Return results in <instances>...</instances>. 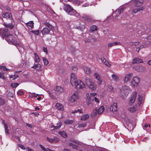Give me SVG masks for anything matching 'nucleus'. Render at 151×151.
Returning <instances> with one entry per match:
<instances>
[{
	"label": "nucleus",
	"instance_id": "22",
	"mask_svg": "<svg viewBox=\"0 0 151 151\" xmlns=\"http://www.w3.org/2000/svg\"><path fill=\"white\" fill-rule=\"evenodd\" d=\"M62 125V124H61V123L60 122L57 124V126H54V125L51 126H50V128H53L52 129L53 130L57 129L60 128L61 127Z\"/></svg>",
	"mask_w": 151,
	"mask_h": 151
},
{
	"label": "nucleus",
	"instance_id": "52",
	"mask_svg": "<svg viewBox=\"0 0 151 151\" xmlns=\"http://www.w3.org/2000/svg\"><path fill=\"white\" fill-rule=\"evenodd\" d=\"M43 60L45 65H47L48 64V61L46 58H43Z\"/></svg>",
	"mask_w": 151,
	"mask_h": 151
},
{
	"label": "nucleus",
	"instance_id": "15",
	"mask_svg": "<svg viewBox=\"0 0 151 151\" xmlns=\"http://www.w3.org/2000/svg\"><path fill=\"white\" fill-rule=\"evenodd\" d=\"M3 17L7 19H12V15L10 13H4L2 14Z\"/></svg>",
	"mask_w": 151,
	"mask_h": 151
},
{
	"label": "nucleus",
	"instance_id": "49",
	"mask_svg": "<svg viewBox=\"0 0 151 151\" xmlns=\"http://www.w3.org/2000/svg\"><path fill=\"white\" fill-rule=\"evenodd\" d=\"M18 77V76L17 75H12L10 76V78H12L13 80L15 79L16 78H17Z\"/></svg>",
	"mask_w": 151,
	"mask_h": 151
},
{
	"label": "nucleus",
	"instance_id": "24",
	"mask_svg": "<svg viewBox=\"0 0 151 151\" xmlns=\"http://www.w3.org/2000/svg\"><path fill=\"white\" fill-rule=\"evenodd\" d=\"M120 43L119 42H113L109 43L108 45V47H110L112 46H114L115 45H120Z\"/></svg>",
	"mask_w": 151,
	"mask_h": 151
},
{
	"label": "nucleus",
	"instance_id": "60",
	"mask_svg": "<svg viewBox=\"0 0 151 151\" xmlns=\"http://www.w3.org/2000/svg\"><path fill=\"white\" fill-rule=\"evenodd\" d=\"M0 68L1 69H3V70H9L6 68L4 66H0Z\"/></svg>",
	"mask_w": 151,
	"mask_h": 151
},
{
	"label": "nucleus",
	"instance_id": "47",
	"mask_svg": "<svg viewBox=\"0 0 151 151\" xmlns=\"http://www.w3.org/2000/svg\"><path fill=\"white\" fill-rule=\"evenodd\" d=\"M4 25L6 27L9 28L10 29H12L13 27V26L12 25V24H5Z\"/></svg>",
	"mask_w": 151,
	"mask_h": 151
},
{
	"label": "nucleus",
	"instance_id": "44",
	"mask_svg": "<svg viewBox=\"0 0 151 151\" xmlns=\"http://www.w3.org/2000/svg\"><path fill=\"white\" fill-rule=\"evenodd\" d=\"M139 43V42H131L129 43V46H133V44H134V46H137Z\"/></svg>",
	"mask_w": 151,
	"mask_h": 151
},
{
	"label": "nucleus",
	"instance_id": "46",
	"mask_svg": "<svg viewBox=\"0 0 151 151\" xmlns=\"http://www.w3.org/2000/svg\"><path fill=\"white\" fill-rule=\"evenodd\" d=\"M70 140L71 141L73 142H74L75 144H77L79 145H81V144L80 142H79L78 141H77L76 140H73V139H70Z\"/></svg>",
	"mask_w": 151,
	"mask_h": 151
},
{
	"label": "nucleus",
	"instance_id": "59",
	"mask_svg": "<svg viewBox=\"0 0 151 151\" xmlns=\"http://www.w3.org/2000/svg\"><path fill=\"white\" fill-rule=\"evenodd\" d=\"M72 69L74 72H76L77 70V68L76 67V66H73L72 67Z\"/></svg>",
	"mask_w": 151,
	"mask_h": 151
},
{
	"label": "nucleus",
	"instance_id": "2",
	"mask_svg": "<svg viewBox=\"0 0 151 151\" xmlns=\"http://www.w3.org/2000/svg\"><path fill=\"white\" fill-rule=\"evenodd\" d=\"M8 31L7 28L3 29L2 30V37L4 38L6 37L5 39L9 44L14 45L15 46L20 47L21 44L20 42H18L15 41L13 39V37L12 35L9 34L8 33H6Z\"/></svg>",
	"mask_w": 151,
	"mask_h": 151
},
{
	"label": "nucleus",
	"instance_id": "14",
	"mask_svg": "<svg viewBox=\"0 0 151 151\" xmlns=\"http://www.w3.org/2000/svg\"><path fill=\"white\" fill-rule=\"evenodd\" d=\"M50 30V29L47 27H44L41 31V32L42 35H46L48 34Z\"/></svg>",
	"mask_w": 151,
	"mask_h": 151
},
{
	"label": "nucleus",
	"instance_id": "41",
	"mask_svg": "<svg viewBox=\"0 0 151 151\" xmlns=\"http://www.w3.org/2000/svg\"><path fill=\"white\" fill-rule=\"evenodd\" d=\"M111 77L113 80L116 81H118L119 80V78L116 75L114 74H112L111 75Z\"/></svg>",
	"mask_w": 151,
	"mask_h": 151
},
{
	"label": "nucleus",
	"instance_id": "53",
	"mask_svg": "<svg viewBox=\"0 0 151 151\" xmlns=\"http://www.w3.org/2000/svg\"><path fill=\"white\" fill-rule=\"evenodd\" d=\"M40 146L41 147L42 149V150L44 151H49V150H50V149H48L47 148H45V147H43L42 145H40Z\"/></svg>",
	"mask_w": 151,
	"mask_h": 151
},
{
	"label": "nucleus",
	"instance_id": "38",
	"mask_svg": "<svg viewBox=\"0 0 151 151\" xmlns=\"http://www.w3.org/2000/svg\"><path fill=\"white\" fill-rule=\"evenodd\" d=\"M64 122L66 124H70L73 122V121L71 120L66 119Z\"/></svg>",
	"mask_w": 151,
	"mask_h": 151
},
{
	"label": "nucleus",
	"instance_id": "57",
	"mask_svg": "<svg viewBox=\"0 0 151 151\" xmlns=\"http://www.w3.org/2000/svg\"><path fill=\"white\" fill-rule=\"evenodd\" d=\"M75 28L76 29H79L80 30H81V31H82V30L85 28L84 27L83 28V27H81L80 26H75Z\"/></svg>",
	"mask_w": 151,
	"mask_h": 151
},
{
	"label": "nucleus",
	"instance_id": "64",
	"mask_svg": "<svg viewBox=\"0 0 151 151\" xmlns=\"http://www.w3.org/2000/svg\"><path fill=\"white\" fill-rule=\"evenodd\" d=\"M43 50L46 53H47V48H43Z\"/></svg>",
	"mask_w": 151,
	"mask_h": 151
},
{
	"label": "nucleus",
	"instance_id": "4",
	"mask_svg": "<svg viewBox=\"0 0 151 151\" xmlns=\"http://www.w3.org/2000/svg\"><path fill=\"white\" fill-rule=\"evenodd\" d=\"M64 9L65 11L70 15H74L77 17L79 16V14L75 10L73 9L69 5L65 6Z\"/></svg>",
	"mask_w": 151,
	"mask_h": 151
},
{
	"label": "nucleus",
	"instance_id": "21",
	"mask_svg": "<svg viewBox=\"0 0 151 151\" xmlns=\"http://www.w3.org/2000/svg\"><path fill=\"white\" fill-rule=\"evenodd\" d=\"M101 60L102 62L106 66L109 67L111 66V64L104 57L101 58Z\"/></svg>",
	"mask_w": 151,
	"mask_h": 151
},
{
	"label": "nucleus",
	"instance_id": "54",
	"mask_svg": "<svg viewBox=\"0 0 151 151\" xmlns=\"http://www.w3.org/2000/svg\"><path fill=\"white\" fill-rule=\"evenodd\" d=\"M86 124L85 123L79 124L78 126V127L81 128L82 127H84L86 126Z\"/></svg>",
	"mask_w": 151,
	"mask_h": 151
},
{
	"label": "nucleus",
	"instance_id": "39",
	"mask_svg": "<svg viewBox=\"0 0 151 151\" xmlns=\"http://www.w3.org/2000/svg\"><path fill=\"white\" fill-rule=\"evenodd\" d=\"M93 75L95 78L97 80L98 79L99 80V79L101 78L100 74L98 73H94Z\"/></svg>",
	"mask_w": 151,
	"mask_h": 151
},
{
	"label": "nucleus",
	"instance_id": "28",
	"mask_svg": "<svg viewBox=\"0 0 151 151\" xmlns=\"http://www.w3.org/2000/svg\"><path fill=\"white\" fill-rule=\"evenodd\" d=\"M138 100V106H139L141 105L143 102L142 99V96L140 95L139 96V97L137 99Z\"/></svg>",
	"mask_w": 151,
	"mask_h": 151
},
{
	"label": "nucleus",
	"instance_id": "56",
	"mask_svg": "<svg viewBox=\"0 0 151 151\" xmlns=\"http://www.w3.org/2000/svg\"><path fill=\"white\" fill-rule=\"evenodd\" d=\"M97 95V94L96 93H90V97L91 98L92 97L94 96V97H95Z\"/></svg>",
	"mask_w": 151,
	"mask_h": 151
},
{
	"label": "nucleus",
	"instance_id": "62",
	"mask_svg": "<svg viewBox=\"0 0 151 151\" xmlns=\"http://www.w3.org/2000/svg\"><path fill=\"white\" fill-rule=\"evenodd\" d=\"M72 147L76 149H78V147L77 146L75 145V144H73Z\"/></svg>",
	"mask_w": 151,
	"mask_h": 151
},
{
	"label": "nucleus",
	"instance_id": "34",
	"mask_svg": "<svg viewBox=\"0 0 151 151\" xmlns=\"http://www.w3.org/2000/svg\"><path fill=\"white\" fill-rule=\"evenodd\" d=\"M89 117V115L88 114H86L82 116L81 117V119L83 121L86 120L88 119Z\"/></svg>",
	"mask_w": 151,
	"mask_h": 151
},
{
	"label": "nucleus",
	"instance_id": "30",
	"mask_svg": "<svg viewBox=\"0 0 151 151\" xmlns=\"http://www.w3.org/2000/svg\"><path fill=\"white\" fill-rule=\"evenodd\" d=\"M34 55H35L34 60H35V63H38V62H40V58H39L38 55L36 53H35L34 54Z\"/></svg>",
	"mask_w": 151,
	"mask_h": 151
},
{
	"label": "nucleus",
	"instance_id": "9",
	"mask_svg": "<svg viewBox=\"0 0 151 151\" xmlns=\"http://www.w3.org/2000/svg\"><path fill=\"white\" fill-rule=\"evenodd\" d=\"M132 76V73H129L124 75V82L125 83H127L129 82Z\"/></svg>",
	"mask_w": 151,
	"mask_h": 151
},
{
	"label": "nucleus",
	"instance_id": "18",
	"mask_svg": "<svg viewBox=\"0 0 151 151\" xmlns=\"http://www.w3.org/2000/svg\"><path fill=\"white\" fill-rule=\"evenodd\" d=\"M83 17L89 23L92 22L94 21L92 17L86 15H84Z\"/></svg>",
	"mask_w": 151,
	"mask_h": 151
},
{
	"label": "nucleus",
	"instance_id": "8",
	"mask_svg": "<svg viewBox=\"0 0 151 151\" xmlns=\"http://www.w3.org/2000/svg\"><path fill=\"white\" fill-rule=\"evenodd\" d=\"M140 79L137 77H133L131 83L132 85L134 86H137L140 82Z\"/></svg>",
	"mask_w": 151,
	"mask_h": 151
},
{
	"label": "nucleus",
	"instance_id": "31",
	"mask_svg": "<svg viewBox=\"0 0 151 151\" xmlns=\"http://www.w3.org/2000/svg\"><path fill=\"white\" fill-rule=\"evenodd\" d=\"M84 70L85 73L87 74H89L91 73V71L90 69L86 67H84Z\"/></svg>",
	"mask_w": 151,
	"mask_h": 151
},
{
	"label": "nucleus",
	"instance_id": "29",
	"mask_svg": "<svg viewBox=\"0 0 151 151\" xmlns=\"http://www.w3.org/2000/svg\"><path fill=\"white\" fill-rule=\"evenodd\" d=\"M59 134L62 137L64 138H66L67 137V135L64 131H61L59 132Z\"/></svg>",
	"mask_w": 151,
	"mask_h": 151
},
{
	"label": "nucleus",
	"instance_id": "58",
	"mask_svg": "<svg viewBox=\"0 0 151 151\" xmlns=\"http://www.w3.org/2000/svg\"><path fill=\"white\" fill-rule=\"evenodd\" d=\"M4 103L5 101L3 99L0 98V104L3 105L4 104Z\"/></svg>",
	"mask_w": 151,
	"mask_h": 151
},
{
	"label": "nucleus",
	"instance_id": "36",
	"mask_svg": "<svg viewBox=\"0 0 151 151\" xmlns=\"http://www.w3.org/2000/svg\"><path fill=\"white\" fill-rule=\"evenodd\" d=\"M98 113V110L97 109H94L93 112L92 113L91 116L92 117H95L97 115V113Z\"/></svg>",
	"mask_w": 151,
	"mask_h": 151
},
{
	"label": "nucleus",
	"instance_id": "17",
	"mask_svg": "<svg viewBox=\"0 0 151 151\" xmlns=\"http://www.w3.org/2000/svg\"><path fill=\"white\" fill-rule=\"evenodd\" d=\"M143 3V0H136L135 1V5L136 7H138L142 6Z\"/></svg>",
	"mask_w": 151,
	"mask_h": 151
},
{
	"label": "nucleus",
	"instance_id": "40",
	"mask_svg": "<svg viewBox=\"0 0 151 151\" xmlns=\"http://www.w3.org/2000/svg\"><path fill=\"white\" fill-rule=\"evenodd\" d=\"M44 24L48 28V29H50V30L52 29L53 28L52 26L49 23L45 22L44 23Z\"/></svg>",
	"mask_w": 151,
	"mask_h": 151
},
{
	"label": "nucleus",
	"instance_id": "20",
	"mask_svg": "<svg viewBox=\"0 0 151 151\" xmlns=\"http://www.w3.org/2000/svg\"><path fill=\"white\" fill-rule=\"evenodd\" d=\"M145 8L143 6H142L139 8H138L137 9H132V12L133 13H136L138 11H140L143 10Z\"/></svg>",
	"mask_w": 151,
	"mask_h": 151
},
{
	"label": "nucleus",
	"instance_id": "16",
	"mask_svg": "<svg viewBox=\"0 0 151 151\" xmlns=\"http://www.w3.org/2000/svg\"><path fill=\"white\" fill-rule=\"evenodd\" d=\"M86 95L87 97L86 104L88 106H90L92 104L91 98L90 97L89 93H87Z\"/></svg>",
	"mask_w": 151,
	"mask_h": 151
},
{
	"label": "nucleus",
	"instance_id": "26",
	"mask_svg": "<svg viewBox=\"0 0 151 151\" xmlns=\"http://www.w3.org/2000/svg\"><path fill=\"white\" fill-rule=\"evenodd\" d=\"M98 27L95 25H93L91 26L90 29V32H93L97 31L98 29Z\"/></svg>",
	"mask_w": 151,
	"mask_h": 151
},
{
	"label": "nucleus",
	"instance_id": "32",
	"mask_svg": "<svg viewBox=\"0 0 151 151\" xmlns=\"http://www.w3.org/2000/svg\"><path fill=\"white\" fill-rule=\"evenodd\" d=\"M68 1H71L74 4H79L80 3H81L82 2L81 1L79 0H68Z\"/></svg>",
	"mask_w": 151,
	"mask_h": 151
},
{
	"label": "nucleus",
	"instance_id": "37",
	"mask_svg": "<svg viewBox=\"0 0 151 151\" xmlns=\"http://www.w3.org/2000/svg\"><path fill=\"white\" fill-rule=\"evenodd\" d=\"M104 111V107L103 106H101L99 109L98 113L99 114H101Z\"/></svg>",
	"mask_w": 151,
	"mask_h": 151
},
{
	"label": "nucleus",
	"instance_id": "10",
	"mask_svg": "<svg viewBox=\"0 0 151 151\" xmlns=\"http://www.w3.org/2000/svg\"><path fill=\"white\" fill-rule=\"evenodd\" d=\"M137 93V92L136 91L134 92L133 93L131 97V98L129 101V104L130 105H132L133 104L135 101Z\"/></svg>",
	"mask_w": 151,
	"mask_h": 151
},
{
	"label": "nucleus",
	"instance_id": "35",
	"mask_svg": "<svg viewBox=\"0 0 151 151\" xmlns=\"http://www.w3.org/2000/svg\"><path fill=\"white\" fill-rule=\"evenodd\" d=\"M2 123L4 125V127L5 129V133L6 134H9V130L8 129V126L4 122V121L3 120L2 121Z\"/></svg>",
	"mask_w": 151,
	"mask_h": 151
},
{
	"label": "nucleus",
	"instance_id": "55",
	"mask_svg": "<svg viewBox=\"0 0 151 151\" xmlns=\"http://www.w3.org/2000/svg\"><path fill=\"white\" fill-rule=\"evenodd\" d=\"M92 101H95L96 103H99L100 101L97 98L96 96L93 99H92Z\"/></svg>",
	"mask_w": 151,
	"mask_h": 151
},
{
	"label": "nucleus",
	"instance_id": "12",
	"mask_svg": "<svg viewBox=\"0 0 151 151\" xmlns=\"http://www.w3.org/2000/svg\"><path fill=\"white\" fill-rule=\"evenodd\" d=\"M110 111L113 112H116L117 111V104L116 103H114L110 107Z\"/></svg>",
	"mask_w": 151,
	"mask_h": 151
},
{
	"label": "nucleus",
	"instance_id": "51",
	"mask_svg": "<svg viewBox=\"0 0 151 151\" xmlns=\"http://www.w3.org/2000/svg\"><path fill=\"white\" fill-rule=\"evenodd\" d=\"M24 94V92L21 90H19L17 92V94L19 96H21L23 95Z\"/></svg>",
	"mask_w": 151,
	"mask_h": 151
},
{
	"label": "nucleus",
	"instance_id": "43",
	"mask_svg": "<svg viewBox=\"0 0 151 151\" xmlns=\"http://www.w3.org/2000/svg\"><path fill=\"white\" fill-rule=\"evenodd\" d=\"M128 110L129 111H130L131 112H133L137 110V109L134 106L129 108Z\"/></svg>",
	"mask_w": 151,
	"mask_h": 151
},
{
	"label": "nucleus",
	"instance_id": "23",
	"mask_svg": "<svg viewBox=\"0 0 151 151\" xmlns=\"http://www.w3.org/2000/svg\"><path fill=\"white\" fill-rule=\"evenodd\" d=\"M143 60L139 58H135L133 60V63H143Z\"/></svg>",
	"mask_w": 151,
	"mask_h": 151
},
{
	"label": "nucleus",
	"instance_id": "45",
	"mask_svg": "<svg viewBox=\"0 0 151 151\" xmlns=\"http://www.w3.org/2000/svg\"><path fill=\"white\" fill-rule=\"evenodd\" d=\"M98 81V84L99 85H100L103 83L104 82V81L103 80L101 79V78L99 79V80H97Z\"/></svg>",
	"mask_w": 151,
	"mask_h": 151
},
{
	"label": "nucleus",
	"instance_id": "5",
	"mask_svg": "<svg viewBox=\"0 0 151 151\" xmlns=\"http://www.w3.org/2000/svg\"><path fill=\"white\" fill-rule=\"evenodd\" d=\"M85 83L88 88L91 90L93 91L96 89V85L92 79H87L85 80Z\"/></svg>",
	"mask_w": 151,
	"mask_h": 151
},
{
	"label": "nucleus",
	"instance_id": "48",
	"mask_svg": "<svg viewBox=\"0 0 151 151\" xmlns=\"http://www.w3.org/2000/svg\"><path fill=\"white\" fill-rule=\"evenodd\" d=\"M31 32H32L33 33H34L35 35H38L39 33V30H32L30 31Z\"/></svg>",
	"mask_w": 151,
	"mask_h": 151
},
{
	"label": "nucleus",
	"instance_id": "11",
	"mask_svg": "<svg viewBox=\"0 0 151 151\" xmlns=\"http://www.w3.org/2000/svg\"><path fill=\"white\" fill-rule=\"evenodd\" d=\"M47 139L49 142L51 143H57L59 141V138L56 137H55L53 138H49L47 137Z\"/></svg>",
	"mask_w": 151,
	"mask_h": 151
},
{
	"label": "nucleus",
	"instance_id": "61",
	"mask_svg": "<svg viewBox=\"0 0 151 151\" xmlns=\"http://www.w3.org/2000/svg\"><path fill=\"white\" fill-rule=\"evenodd\" d=\"M18 146L22 149L25 150V147L22 145L19 144L18 145Z\"/></svg>",
	"mask_w": 151,
	"mask_h": 151
},
{
	"label": "nucleus",
	"instance_id": "63",
	"mask_svg": "<svg viewBox=\"0 0 151 151\" xmlns=\"http://www.w3.org/2000/svg\"><path fill=\"white\" fill-rule=\"evenodd\" d=\"M0 78H1L4 79V76L1 73H0Z\"/></svg>",
	"mask_w": 151,
	"mask_h": 151
},
{
	"label": "nucleus",
	"instance_id": "25",
	"mask_svg": "<svg viewBox=\"0 0 151 151\" xmlns=\"http://www.w3.org/2000/svg\"><path fill=\"white\" fill-rule=\"evenodd\" d=\"M73 113L76 114V115L77 116H79L80 115V113H83L81 109H78L77 110H75L74 111H72V112Z\"/></svg>",
	"mask_w": 151,
	"mask_h": 151
},
{
	"label": "nucleus",
	"instance_id": "50",
	"mask_svg": "<svg viewBox=\"0 0 151 151\" xmlns=\"http://www.w3.org/2000/svg\"><path fill=\"white\" fill-rule=\"evenodd\" d=\"M108 88L110 90V92L111 93H113L114 92V88L111 86H109L108 87Z\"/></svg>",
	"mask_w": 151,
	"mask_h": 151
},
{
	"label": "nucleus",
	"instance_id": "27",
	"mask_svg": "<svg viewBox=\"0 0 151 151\" xmlns=\"http://www.w3.org/2000/svg\"><path fill=\"white\" fill-rule=\"evenodd\" d=\"M34 23L33 21H30L28 22L26 24L29 28H32L34 27Z\"/></svg>",
	"mask_w": 151,
	"mask_h": 151
},
{
	"label": "nucleus",
	"instance_id": "13",
	"mask_svg": "<svg viewBox=\"0 0 151 151\" xmlns=\"http://www.w3.org/2000/svg\"><path fill=\"white\" fill-rule=\"evenodd\" d=\"M55 91L57 94H60L63 92V89L60 86H57L55 89Z\"/></svg>",
	"mask_w": 151,
	"mask_h": 151
},
{
	"label": "nucleus",
	"instance_id": "33",
	"mask_svg": "<svg viewBox=\"0 0 151 151\" xmlns=\"http://www.w3.org/2000/svg\"><path fill=\"white\" fill-rule=\"evenodd\" d=\"M41 67V65L37 63V64H35V65L32 67V68L34 69L37 68V70H40Z\"/></svg>",
	"mask_w": 151,
	"mask_h": 151
},
{
	"label": "nucleus",
	"instance_id": "42",
	"mask_svg": "<svg viewBox=\"0 0 151 151\" xmlns=\"http://www.w3.org/2000/svg\"><path fill=\"white\" fill-rule=\"evenodd\" d=\"M19 85V84L17 83H12L11 84V86L13 88L17 87Z\"/></svg>",
	"mask_w": 151,
	"mask_h": 151
},
{
	"label": "nucleus",
	"instance_id": "19",
	"mask_svg": "<svg viewBox=\"0 0 151 151\" xmlns=\"http://www.w3.org/2000/svg\"><path fill=\"white\" fill-rule=\"evenodd\" d=\"M56 108L59 110L63 111L64 109L63 106L59 103H57L55 105Z\"/></svg>",
	"mask_w": 151,
	"mask_h": 151
},
{
	"label": "nucleus",
	"instance_id": "6",
	"mask_svg": "<svg viewBox=\"0 0 151 151\" xmlns=\"http://www.w3.org/2000/svg\"><path fill=\"white\" fill-rule=\"evenodd\" d=\"M79 98V96L77 92L73 93L70 97L69 100L70 102H73L76 101Z\"/></svg>",
	"mask_w": 151,
	"mask_h": 151
},
{
	"label": "nucleus",
	"instance_id": "3",
	"mask_svg": "<svg viewBox=\"0 0 151 151\" xmlns=\"http://www.w3.org/2000/svg\"><path fill=\"white\" fill-rule=\"evenodd\" d=\"M130 88L129 86L124 85L120 89V95L122 98H125L130 91Z\"/></svg>",
	"mask_w": 151,
	"mask_h": 151
},
{
	"label": "nucleus",
	"instance_id": "7",
	"mask_svg": "<svg viewBox=\"0 0 151 151\" xmlns=\"http://www.w3.org/2000/svg\"><path fill=\"white\" fill-rule=\"evenodd\" d=\"M125 9V8L124 6H121L116 10L115 12L113 13L112 14V16L114 17H117L120 14L121 12Z\"/></svg>",
	"mask_w": 151,
	"mask_h": 151
},
{
	"label": "nucleus",
	"instance_id": "1",
	"mask_svg": "<svg viewBox=\"0 0 151 151\" xmlns=\"http://www.w3.org/2000/svg\"><path fill=\"white\" fill-rule=\"evenodd\" d=\"M70 83L77 89H82L86 87L84 83L81 80L77 79L75 74L73 73L70 74Z\"/></svg>",
	"mask_w": 151,
	"mask_h": 151
}]
</instances>
